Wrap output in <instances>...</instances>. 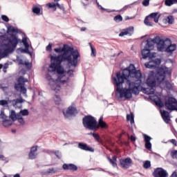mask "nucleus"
<instances>
[{"mask_svg": "<svg viewBox=\"0 0 177 177\" xmlns=\"http://www.w3.org/2000/svg\"><path fill=\"white\" fill-rule=\"evenodd\" d=\"M17 120H18V122H19V124H21V125H24V124H26V122L24 121L23 117L17 118Z\"/></svg>", "mask_w": 177, "mask_h": 177, "instance_id": "45", "label": "nucleus"}, {"mask_svg": "<svg viewBox=\"0 0 177 177\" xmlns=\"http://www.w3.org/2000/svg\"><path fill=\"white\" fill-rule=\"evenodd\" d=\"M14 102H15L13 104H14V106H16V104H17L19 103H24V102H26V100L21 97V98H17V100H14Z\"/></svg>", "mask_w": 177, "mask_h": 177, "instance_id": "38", "label": "nucleus"}, {"mask_svg": "<svg viewBox=\"0 0 177 177\" xmlns=\"http://www.w3.org/2000/svg\"><path fill=\"white\" fill-rule=\"evenodd\" d=\"M171 74L172 72L169 70V68L167 66L158 67L156 72L152 71L149 73L147 80V84L149 88H156L157 84L161 85V84H165V88L168 91H173L174 87L171 82L165 80V78H171Z\"/></svg>", "mask_w": 177, "mask_h": 177, "instance_id": "3", "label": "nucleus"}, {"mask_svg": "<svg viewBox=\"0 0 177 177\" xmlns=\"http://www.w3.org/2000/svg\"><path fill=\"white\" fill-rule=\"evenodd\" d=\"M25 48H19L18 50H20L21 53H27L30 56H32V53L30 51V47L27 46H24Z\"/></svg>", "mask_w": 177, "mask_h": 177, "instance_id": "20", "label": "nucleus"}, {"mask_svg": "<svg viewBox=\"0 0 177 177\" xmlns=\"http://www.w3.org/2000/svg\"><path fill=\"white\" fill-rule=\"evenodd\" d=\"M160 115L163 121H165L166 124H169V121H171V118H169V112L165 110L160 111Z\"/></svg>", "mask_w": 177, "mask_h": 177, "instance_id": "19", "label": "nucleus"}, {"mask_svg": "<svg viewBox=\"0 0 177 177\" xmlns=\"http://www.w3.org/2000/svg\"><path fill=\"white\" fill-rule=\"evenodd\" d=\"M165 5L166 6H172V5H175V0H165Z\"/></svg>", "mask_w": 177, "mask_h": 177, "instance_id": "36", "label": "nucleus"}, {"mask_svg": "<svg viewBox=\"0 0 177 177\" xmlns=\"http://www.w3.org/2000/svg\"><path fill=\"white\" fill-rule=\"evenodd\" d=\"M108 160L109 161V162H111V164L113 165V167L114 168L117 167V162H114V160H113L111 158H108Z\"/></svg>", "mask_w": 177, "mask_h": 177, "instance_id": "47", "label": "nucleus"}, {"mask_svg": "<svg viewBox=\"0 0 177 177\" xmlns=\"http://www.w3.org/2000/svg\"><path fill=\"white\" fill-rule=\"evenodd\" d=\"M24 84L23 83L15 84V89H16L17 91H20L21 89V86H23Z\"/></svg>", "mask_w": 177, "mask_h": 177, "instance_id": "40", "label": "nucleus"}, {"mask_svg": "<svg viewBox=\"0 0 177 177\" xmlns=\"http://www.w3.org/2000/svg\"><path fill=\"white\" fill-rule=\"evenodd\" d=\"M120 164L122 168L125 169H128L129 167H131V164H132V159L131 158H126L124 159H122L120 160Z\"/></svg>", "mask_w": 177, "mask_h": 177, "instance_id": "15", "label": "nucleus"}, {"mask_svg": "<svg viewBox=\"0 0 177 177\" xmlns=\"http://www.w3.org/2000/svg\"><path fill=\"white\" fill-rule=\"evenodd\" d=\"M168 175V171H167V170L164 169L162 167L156 168L152 173V176L153 177H167Z\"/></svg>", "mask_w": 177, "mask_h": 177, "instance_id": "11", "label": "nucleus"}, {"mask_svg": "<svg viewBox=\"0 0 177 177\" xmlns=\"http://www.w3.org/2000/svg\"><path fill=\"white\" fill-rule=\"evenodd\" d=\"M160 64H161V59L156 58L155 59H149V62H146L145 64V66L146 68H151V69L156 68V71H157L158 67H165V66H160Z\"/></svg>", "mask_w": 177, "mask_h": 177, "instance_id": "9", "label": "nucleus"}, {"mask_svg": "<svg viewBox=\"0 0 177 177\" xmlns=\"http://www.w3.org/2000/svg\"><path fill=\"white\" fill-rule=\"evenodd\" d=\"M82 124L88 131H97L100 127L96 118L91 115H85L82 119Z\"/></svg>", "mask_w": 177, "mask_h": 177, "instance_id": "6", "label": "nucleus"}, {"mask_svg": "<svg viewBox=\"0 0 177 177\" xmlns=\"http://www.w3.org/2000/svg\"><path fill=\"white\" fill-rule=\"evenodd\" d=\"M170 142L172 143V145H174V146H177L176 140H175V139H171V140H170Z\"/></svg>", "mask_w": 177, "mask_h": 177, "instance_id": "61", "label": "nucleus"}, {"mask_svg": "<svg viewBox=\"0 0 177 177\" xmlns=\"http://www.w3.org/2000/svg\"><path fill=\"white\" fill-rule=\"evenodd\" d=\"M63 76H59V81L62 84H67L68 82V79L67 80H62Z\"/></svg>", "mask_w": 177, "mask_h": 177, "instance_id": "56", "label": "nucleus"}, {"mask_svg": "<svg viewBox=\"0 0 177 177\" xmlns=\"http://www.w3.org/2000/svg\"><path fill=\"white\" fill-rule=\"evenodd\" d=\"M1 19L3 21H6V23H8L9 21V17L6 15H1Z\"/></svg>", "mask_w": 177, "mask_h": 177, "instance_id": "50", "label": "nucleus"}, {"mask_svg": "<svg viewBox=\"0 0 177 177\" xmlns=\"http://www.w3.org/2000/svg\"><path fill=\"white\" fill-rule=\"evenodd\" d=\"M32 10L35 15H40L41 13V8L38 6H34Z\"/></svg>", "mask_w": 177, "mask_h": 177, "instance_id": "32", "label": "nucleus"}, {"mask_svg": "<svg viewBox=\"0 0 177 177\" xmlns=\"http://www.w3.org/2000/svg\"><path fill=\"white\" fill-rule=\"evenodd\" d=\"M150 167H151V162H150V160H145L143 163V168L149 169Z\"/></svg>", "mask_w": 177, "mask_h": 177, "instance_id": "30", "label": "nucleus"}, {"mask_svg": "<svg viewBox=\"0 0 177 177\" xmlns=\"http://www.w3.org/2000/svg\"><path fill=\"white\" fill-rule=\"evenodd\" d=\"M10 118H11L12 121H16V120H17L16 111L15 110H12L10 112Z\"/></svg>", "mask_w": 177, "mask_h": 177, "instance_id": "28", "label": "nucleus"}, {"mask_svg": "<svg viewBox=\"0 0 177 177\" xmlns=\"http://www.w3.org/2000/svg\"><path fill=\"white\" fill-rule=\"evenodd\" d=\"M57 7L59 8L61 10H64V6L60 5L59 3H57Z\"/></svg>", "mask_w": 177, "mask_h": 177, "instance_id": "57", "label": "nucleus"}, {"mask_svg": "<svg viewBox=\"0 0 177 177\" xmlns=\"http://www.w3.org/2000/svg\"><path fill=\"white\" fill-rule=\"evenodd\" d=\"M8 101L6 100H0V106H7Z\"/></svg>", "mask_w": 177, "mask_h": 177, "instance_id": "53", "label": "nucleus"}, {"mask_svg": "<svg viewBox=\"0 0 177 177\" xmlns=\"http://www.w3.org/2000/svg\"><path fill=\"white\" fill-rule=\"evenodd\" d=\"M17 32V28H15L13 26H9L7 28V34H16Z\"/></svg>", "mask_w": 177, "mask_h": 177, "instance_id": "21", "label": "nucleus"}, {"mask_svg": "<svg viewBox=\"0 0 177 177\" xmlns=\"http://www.w3.org/2000/svg\"><path fill=\"white\" fill-rule=\"evenodd\" d=\"M75 71H74V69H69L68 71H67V74L69 77H74V73Z\"/></svg>", "mask_w": 177, "mask_h": 177, "instance_id": "43", "label": "nucleus"}, {"mask_svg": "<svg viewBox=\"0 0 177 177\" xmlns=\"http://www.w3.org/2000/svg\"><path fill=\"white\" fill-rule=\"evenodd\" d=\"M20 92L21 93H23V95H26V93H27V88L24 86V84L21 86Z\"/></svg>", "mask_w": 177, "mask_h": 177, "instance_id": "42", "label": "nucleus"}, {"mask_svg": "<svg viewBox=\"0 0 177 177\" xmlns=\"http://www.w3.org/2000/svg\"><path fill=\"white\" fill-rule=\"evenodd\" d=\"M23 35L24 37L22 38V40H21L19 42L23 44L24 46L30 47V44H28V41H27L28 39V37H27V36L26 35V33H23Z\"/></svg>", "mask_w": 177, "mask_h": 177, "instance_id": "23", "label": "nucleus"}, {"mask_svg": "<svg viewBox=\"0 0 177 177\" xmlns=\"http://www.w3.org/2000/svg\"><path fill=\"white\" fill-rule=\"evenodd\" d=\"M158 15V12H152L148 17H151V19H156Z\"/></svg>", "mask_w": 177, "mask_h": 177, "instance_id": "46", "label": "nucleus"}, {"mask_svg": "<svg viewBox=\"0 0 177 177\" xmlns=\"http://www.w3.org/2000/svg\"><path fill=\"white\" fill-rule=\"evenodd\" d=\"M62 168L64 171H73V172H75V171H77L78 169V167L73 163H64L62 165Z\"/></svg>", "mask_w": 177, "mask_h": 177, "instance_id": "17", "label": "nucleus"}, {"mask_svg": "<svg viewBox=\"0 0 177 177\" xmlns=\"http://www.w3.org/2000/svg\"><path fill=\"white\" fill-rule=\"evenodd\" d=\"M47 7L48 8V9H53V12H56V9H57V3H48L46 4Z\"/></svg>", "mask_w": 177, "mask_h": 177, "instance_id": "26", "label": "nucleus"}, {"mask_svg": "<svg viewBox=\"0 0 177 177\" xmlns=\"http://www.w3.org/2000/svg\"><path fill=\"white\" fill-rule=\"evenodd\" d=\"M0 118H1V120H3V121H4V122H6V120H9V119H8V116L6 115H5V111H3V109L1 110Z\"/></svg>", "mask_w": 177, "mask_h": 177, "instance_id": "29", "label": "nucleus"}, {"mask_svg": "<svg viewBox=\"0 0 177 177\" xmlns=\"http://www.w3.org/2000/svg\"><path fill=\"white\" fill-rule=\"evenodd\" d=\"M160 19V15L158 17H156V18H153V21L155 23H158V19Z\"/></svg>", "mask_w": 177, "mask_h": 177, "instance_id": "64", "label": "nucleus"}, {"mask_svg": "<svg viewBox=\"0 0 177 177\" xmlns=\"http://www.w3.org/2000/svg\"><path fill=\"white\" fill-rule=\"evenodd\" d=\"M9 35L10 37L5 35H1V38H4L5 41H8V43L1 44L3 50L0 49V59L6 57L9 53H13L15 49L17 48L19 42L21 41L16 34H9Z\"/></svg>", "mask_w": 177, "mask_h": 177, "instance_id": "5", "label": "nucleus"}, {"mask_svg": "<svg viewBox=\"0 0 177 177\" xmlns=\"http://www.w3.org/2000/svg\"><path fill=\"white\" fill-rule=\"evenodd\" d=\"M113 20L115 23H121V21H122V16L121 15H118L114 17Z\"/></svg>", "mask_w": 177, "mask_h": 177, "instance_id": "31", "label": "nucleus"}, {"mask_svg": "<svg viewBox=\"0 0 177 177\" xmlns=\"http://www.w3.org/2000/svg\"><path fill=\"white\" fill-rule=\"evenodd\" d=\"M54 52L61 54L59 55H50V61H56L59 64L66 63L68 68L77 67L78 65V58L81 55L77 49H74V47H71L68 44H64L63 47L55 48Z\"/></svg>", "mask_w": 177, "mask_h": 177, "instance_id": "2", "label": "nucleus"}, {"mask_svg": "<svg viewBox=\"0 0 177 177\" xmlns=\"http://www.w3.org/2000/svg\"><path fill=\"white\" fill-rule=\"evenodd\" d=\"M46 50H49V51L52 50V44L50 43V44L46 46Z\"/></svg>", "mask_w": 177, "mask_h": 177, "instance_id": "60", "label": "nucleus"}, {"mask_svg": "<svg viewBox=\"0 0 177 177\" xmlns=\"http://www.w3.org/2000/svg\"><path fill=\"white\" fill-rule=\"evenodd\" d=\"M113 82L116 86V96H118L119 93L120 99H132V93L139 95V88L142 85V72L136 69L135 64H130L122 73H116Z\"/></svg>", "mask_w": 177, "mask_h": 177, "instance_id": "1", "label": "nucleus"}, {"mask_svg": "<svg viewBox=\"0 0 177 177\" xmlns=\"http://www.w3.org/2000/svg\"><path fill=\"white\" fill-rule=\"evenodd\" d=\"M154 103L160 107V109H162V107H165V103L162 102V100H160V98H158V100H153Z\"/></svg>", "mask_w": 177, "mask_h": 177, "instance_id": "22", "label": "nucleus"}, {"mask_svg": "<svg viewBox=\"0 0 177 177\" xmlns=\"http://www.w3.org/2000/svg\"><path fill=\"white\" fill-rule=\"evenodd\" d=\"M75 111L77 109L73 106H70L66 111H63L62 113L67 120H73V117H75Z\"/></svg>", "mask_w": 177, "mask_h": 177, "instance_id": "10", "label": "nucleus"}, {"mask_svg": "<svg viewBox=\"0 0 177 177\" xmlns=\"http://www.w3.org/2000/svg\"><path fill=\"white\" fill-rule=\"evenodd\" d=\"M2 125L5 127V128H8V127L12 126V122H10V120H4L2 121Z\"/></svg>", "mask_w": 177, "mask_h": 177, "instance_id": "35", "label": "nucleus"}, {"mask_svg": "<svg viewBox=\"0 0 177 177\" xmlns=\"http://www.w3.org/2000/svg\"><path fill=\"white\" fill-rule=\"evenodd\" d=\"M93 137L94 138V139H95L97 140V142H99V140H100V136L97 133H94L93 134Z\"/></svg>", "mask_w": 177, "mask_h": 177, "instance_id": "51", "label": "nucleus"}, {"mask_svg": "<svg viewBox=\"0 0 177 177\" xmlns=\"http://www.w3.org/2000/svg\"><path fill=\"white\" fill-rule=\"evenodd\" d=\"M47 174H56V170H55V168H49L47 171Z\"/></svg>", "mask_w": 177, "mask_h": 177, "instance_id": "52", "label": "nucleus"}, {"mask_svg": "<svg viewBox=\"0 0 177 177\" xmlns=\"http://www.w3.org/2000/svg\"><path fill=\"white\" fill-rule=\"evenodd\" d=\"M38 145L30 147V151L28 153V160H35L38 157Z\"/></svg>", "mask_w": 177, "mask_h": 177, "instance_id": "13", "label": "nucleus"}, {"mask_svg": "<svg viewBox=\"0 0 177 177\" xmlns=\"http://www.w3.org/2000/svg\"><path fill=\"white\" fill-rule=\"evenodd\" d=\"M60 88H61L60 86H59V85H57V84L54 85V86L51 88L52 91H60Z\"/></svg>", "mask_w": 177, "mask_h": 177, "instance_id": "48", "label": "nucleus"}, {"mask_svg": "<svg viewBox=\"0 0 177 177\" xmlns=\"http://www.w3.org/2000/svg\"><path fill=\"white\" fill-rule=\"evenodd\" d=\"M20 114L23 115V117H26L30 114V112H28V109H23L20 111Z\"/></svg>", "mask_w": 177, "mask_h": 177, "instance_id": "37", "label": "nucleus"}, {"mask_svg": "<svg viewBox=\"0 0 177 177\" xmlns=\"http://www.w3.org/2000/svg\"><path fill=\"white\" fill-rule=\"evenodd\" d=\"M127 120L130 121L131 124H135V115L133 113L127 114Z\"/></svg>", "mask_w": 177, "mask_h": 177, "instance_id": "25", "label": "nucleus"}, {"mask_svg": "<svg viewBox=\"0 0 177 177\" xmlns=\"http://www.w3.org/2000/svg\"><path fill=\"white\" fill-rule=\"evenodd\" d=\"M167 44V38L164 39L160 36H156L153 39L149 38L147 40H143L141 43L142 59H154L156 53H151V50L154 49V45H156L158 52H165Z\"/></svg>", "mask_w": 177, "mask_h": 177, "instance_id": "4", "label": "nucleus"}, {"mask_svg": "<svg viewBox=\"0 0 177 177\" xmlns=\"http://www.w3.org/2000/svg\"><path fill=\"white\" fill-rule=\"evenodd\" d=\"M77 147L78 149L84 150V151H90L91 153H95V149L92 148V147L88 146L85 142H79Z\"/></svg>", "mask_w": 177, "mask_h": 177, "instance_id": "14", "label": "nucleus"}, {"mask_svg": "<svg viewBox=\"0 0 177 177\" xmlns=\"http://www.w3.org/2000/svg\"><path fill=\"white\" fill-rule=\"evenodd\" d=\"M165 109L169 111H177V100L174 97H169L165 100Z\"/></svg>", "mask_w": 177, "mask_h": 177, "instance_id": "8", "label": "nucleus"}, {"mask_svg": "<svg viewBox=\"0 0 177 177\" xmlns=\"http://www.w3.org/2000/svg\"><path fill=\"white\" fill-rule=\"evenodd\" d=\"M144 142H145V147L147 149V150H149V151H151V142L150 140H151V137L147 134H144Z\"/></svg>", "mask_w": 177, "mask_h": 177, "instance_id": "16", "label": "nucleus"}, {"mask_svg": "<svg viewBox=\"0 0 177 177\" xmlns=\"http://www.w3.org/2000/svg\"><path fill=\"white\" fill-rule=\"evenodd\" d=\"M89 45H90V48L91 49V56H92V57H96V48H95V47H93L92 44L89 43Z\"/></svg>", "mask_w": 177, "mask_h": 177, "instance_id": "33", "label": "nucleus"}, {"mask_svg": "<svg viewBox=\"0 0 177 177\" xmlns=\"http://www.w3.org/2000/svg\"><path fill=\"white\" fill-rule=\"evenodd\" d=\"M0 160L1 161H5V160H6V158H5V156L3 155L0 154Z\"/></svg>", "mask_w": 177, "mask_h": 177, "instance_id": "63", "label": "nucleus"}, {"mask_svg": "<svg viewBox=\"0 0 177 177\" xmlns=\"http://www.w3.org/2000/svg\"><path fill=\"white\" fill-rule=\"evenodd\" d=\"M51 63L49 66V68L52 70H48L50 73H53L55 71H57V74L59 75V77H63V75L64 74V68H63V66H62V63H59L57 61H50Z\"/></svg>", "mask_w": 177, "mask_h": 177, "instance_id": "7", "label": "nucleus"}, {"mask_svg": "<svg viewBox=\"0 0 177 177\" xmlns=\"http://www.w3.org/2000/svg\"><path fill=\"white\" fill-rule=\"evenodd\" d=\"M130 140L131 142H132L133 143H134V142H136V137L133 136H130Z\"/></svg>", "mask_w": 177, "mask_h": 177, "instance_id": "59", "label": "nucleus"}, {"mask_svg": "<svg viewBox=\"0 0 177 177\" xmlns=\"http://www.w3.org/2000/svg\"><path fill=\"white\" fill-rule=\"evenodd\" d=\"M56 99H58L59 101L55 100V104H60V102H62V98H60V95H55Z\"/></svg>", "mask_w": 177, "mask_h": 177, "instance_id": "54", "label": "nucleus"}, {"mask_svg": "<svg viewBox=\"0 0 177 177\" xmlns=\"http://www.w3.org/2000/svg\"><path fill=\"white\" fill-rule=\"evenodd\" d=\"M133 4V3L129 4V5H126L122 9L117 10V12H124V11L127 10V9H128V8H131V6H132Z\"/></svg>", "mask_w": 177, "mask_h": 177, "instance_id": "39", "label": "nucleus"}, {"mask_svg": "<svg viewBox=\"0 0 177 177\" xmlns=\"http://www.w3.org/2000/svg\"><path fill=\"white\" fill-rule=\"evenodd\" d=\"M17 82H19V84H24L25 82H28V80L24 78L23 76H19Z\"/></svg>", "mask_w": 177, "mask_h": 177, "instance_id": "34", "label": "nucleus"}, {"mask_svg": "<svg viewBox=\"0 0 177 177\" xmlns=\"http://www.w3.org/2000/svg\"><path fill=\"white\" fill-rule=\"evenodd\" d=\"M169 177H177V170H175L172 172L171 175Z\"/></svg>", "mask_w": 177, "mask_h": 177, "instance_id": "62", "label": "nucleus"}, {"mask_svg": "<svg viewBox=\"0 0 177 177\" xmlns=\"http://www.w3.org/2000/svg\"><path fill=\"white\" fill-rule=\"evenodd\" d=\"M144 23L145 26H147L148 27H153L154 26V23L151 22L149 21V16H147L144 20Z\"/></svg>", "mask_w": 177, "mask_h": 177, "instance_id": "27", "label": "nucleus"}, {"mask_svg": "<svg viewBox=\"0 0 177 177\" xmlns=\"http://www.w3.org/2000/svg\"><path fill=\"white\" fill-rule=\"evenodd\" d=\"M100 125V128H108L109 126H107V123L106 122H102L100 123H98V126Z\"/></svg>", "mask_w": 177, "mask_h": 177, "instance_id": "44", "label": "nucleus"}, {"mask_svg": "<svg viewBox=\"0 0 177 177\" xmlns=\"http://www.w3.org/2000/svg\"><path fill=\"white\" fill-rule=\"evenodd\" d=\"M168 24H174L175 23V18L174 16L169 15L166 19H164Z\"/></svg>", "mask_w": 177, "mask_h": 177, "instance_id": "24", "label": "nucleus"}, {"mask_svg": "<svg viewBox=\"0 0 177 177\" xmlns=\"http://www.w3.org/2000/svg\"><path fill=\"white\" fill-rule=\"evenodd\" d=\"M143 6H149L150 5V1L149 0H144L142 1Z\"/></svg>", "mask_w": 177, "mask_h": 177, "instance_id": "55", "label": "nucleus"}, {"mask_svg": "<svg viewBox=\"0 0 177 177\" xmlns=\"http://www.w3.org/2000/svg\"><path fill=\"white\" fill-rule=\"evenodd\" d=\"M166 41H167V44L165 52L172 55V53H174L176 50V44H172V41L169 38H167Z\"/></svg>", "mask_w": 177, "mask_h": 177, "instance_id": "12", "label": "nucleus"}, {"mask_svg": "<svg viewBox=\"0 0 177 177\" xmlns=\"http://www.w3.org/2000/svg\"><path fill=\"white\" fill-rule=\"evenodd\" d=\"M24 65L26 66V67H28V68H31V67L32 66V65H31V64H30V62H25Z\"/></svg>", "mask_w": 177, "mask_h": 177, "instance_id": "58", "label": "nucleus"}, {"mask_svg": "<svg viewBox=\"0 0 177 177\" xmlns=\"http://www.w3.org/2000/svg\"><path fill=\"white\" fill-rule=\"evenodd\" d=\"M53 153L56 156L57 158H59V160H62V152H60L59 151H53Z\"/></svg>", "mask_w": 177, "mask_h": 177, "instance_id": "41", "label": "nucleus"}, {"mask_svg": "<svg viewBox=\"0 0 177 177\" xmlns=\"http://www.w3.org/2000/svg\"><path fill=\"white\" fill-rule=\"evenodd\" d=\"M177 156V150H173L171 152V158H175V157H176Z\"/></svg>", "mask_w": 177, "mask_h": 177, "instance_id": "49", "label": "nucleus"}, {"mask_svg": "<svg viewBox=\"0 0 177 177\" xmlns=\"http://www.w3.org/2000/svg\"><path fill=\"white\" fill-rule=\"evenodd\" d=\"M133 34V26H129L126 29H123L122 32L119 34V37H124V35H132Z\"/></svg>", "mask_w": 177, "mask_h": 177, "instance_id": "18", "label": "nucleus"}]
</instances>
